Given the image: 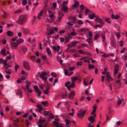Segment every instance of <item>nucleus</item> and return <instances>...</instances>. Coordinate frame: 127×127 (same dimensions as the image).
I'll list each match as a JSON object with an SVG mask.
<instances>
[{"label": "nucleus", "mask_w": 127, "mask_h": 127, "mask_svg": "<svg viewBox=\"0 0 127 127\" xmlns=\"http://www.w3.org/2000/svg\"><path fill=\"white\" fill-rule=\"evenodd\" d=\"M26 20V17L24 15H22L18 18L17 23L18 24L22 25L25 22Z\"/></svg>", "instance_id": "obj_1"}, {"label": "nucleus", "mask_w": 127, "mask_h": 127, "mask_svg": "<svg viewBox=\"0 0 127 127\" xmlns=\"http://www.w3.org/2000/svg\"><path fill=\"white\" fill-rule=\"evenodd\" d=\"M87 111L86 110H83V111H82V110H79L78 112L77 113L78 116L79 118H81V117L83 118Z\"/></svg>", "instance_id": "obj_2"}, {"label": "nucleus", "mask_w": 127, "mask_h": 127, "mask_svg": "<svg viewBox=\"0 0 127 127\" xmlns=\"http://www.w3.org/2000/svg\"><path fill=\"white\" fill-rule=\"evenodd\" d=\"M89 30V29L88 28H84L77 30V31L79 32H84L83 33H81L80 34V35H83L85 33V32L88 31Z\"/></svg>", "instance_id": "obj_3"}, {"label": "nucleus", "mask_w": 127, "mask_h": 127, "mask_svg": "<svg viewBox=\"0 0 127 127\" xmlns=\"http://www.w3.org/2000/svg\"><path fill=\"white\" fill-rule=\"evenodd\" d=\"M10 44L12 49H15L17 48V46L19 45L17 42H15L14 41H11L10 42Z\"/></svg>", "instance_id": "obj_4"}, {"label": "nucleus", "mask_w": 127, "mask_h": 127, "mask_svg": "<svg viewBox=\"0 0 127 127\" xmlns=\"http://www.w3.org/2000/svg\"><path fill=\"white\" fill-rule=\"evenodd\" d=\"M23 65L24 67L26 69L29 70L30 69L29 63L28 62L24 61L23 63Z\"/></svg>", "instance_id": "obj_5"}, {"label": "nucleus", "mask_w": 127, "mask_h": 127, "mask_svg": "<svg viewBox=\"0 0 127 127\" xmlns=\"http://www.w3.org/2000/svg\"><path fill=\"white\" fill-rule=\"evenodd\" d=\"M110 45L111 46L115 48L116 47V43L114 37L112 38L111 40Z\"/></svg>", "instance_id": "obj_6"}, {"label": "nucleus", "mask_w": 127, "mask_h": 127, "mask_svg": "<svg viewBox=\"0 0 127 127\" xmlns=\"http://www.w3.org/2000/svg\"><path fill=\"white\" fill-rule=\"evenodd\" d=\"M75 94V92L74 91H71L70 93H69L68 95V97L69 98L70 100H73Z\"/></svg>", "instance_id": "obj_7"}, {"label": "nucleus", "mask_w": 127, "mask_h": 127, "mask_svg": "<svg viewBox=\"0 0 127 127\" xmlns=\"http://www.w3.org/2000/svg\"><path fill=\"white\" fill-rule=\"evenodd\" d=\"M95 21L97 22L98 23H100L101 24L103 25L104 24V23L103 21V20L100 18L98 17H96V19Z\"/></svg>", "instance_id": "obj_8"}, {"label": "nucleus", "mask_w": 127, "mask_h": 127, "mask_svg": "<svg viewBox=\"0 0 127 127\" xmlns=\"http://www.w3.org/2000/svg\"><path fill=\"white\" fill-rule=\"evenodd\" d=\"M61 9L65 13L67 12L68 11V8L66 6H62Z\"/></svg>", "instance_id": "obj_9"}, {"label": "nucleus", "mask_w": 127, "mask_h": 127, "mask_svg": "<svg viewBox=\"0 0 127 127\" xmlns=\"http://www.w3.org/2000/svg\"><path fill=\"white\" fill-rule=\"evenodd\" d=\"M64 15V14L63 12H60L59 13V16L57 18L58 21H60Z\"/></svg>", "instance_id": "obj_10"}, {"label": "nucleus", "mask_w": 127, "mask_h": 127, "mask_svg": "<svg viewBox=\"0 0 127 127\" xmlns=\"http://www.w3.org/2000/svg\"><path fill=\"white\" fill-rule=\"evenodd\" d=\"M78 42L77 41H76L74 42H72L71 44H68L67 45V46H69V47H72L76 45V44Z\"/></svg>", "instance_id": "obj_11"}, {"label": "nucleus", "mask_w": 127, "mask_h": 127, "mask_svg": "<svg viewBox=\"0 0 127 127\" xmlns=\"http://www.w3.org/2000/svg\"><path fill=\"white\" fill-rule=\"evenodd\" d=\"M111 17L113 19H117L120 18L119 16L118 15H116L115 16L114 14H112L111 15Z\"/></svg>", "instance_id": "obj_12"}, {"label": "nucleus", "mask_w": 127, "mask_h": 127, "mask_svg": "<svg viewBox=\"0 0 127 127\" xmlns=\"http://www.w3.org/2000/svg\"><path fill=\"white\" fill-rule=\"evenodd\" d=\"M88 120L90 121H91V124L94 122L95 120V119L93 116H91L88 118Z\"/></svg>", "instance_id": "obj_13"}, {"label": "nucleus", "mask_w": 127, "mask_h": 127, "mask_svg": "<svg viewBox=\"0 0 127 127\" xmlns=\"http://www.w3.org/2000/svg\"><path fill=\"white\" fill-rule=\"evenodd\" d=\"M109 74V73H108L106 74V80L108 82H109L110 81V78H111V77L110 76V75Z\"/></svg>", "instance_id": "obj_14"}, {"label": "nucleus", "mask_w": 127, "mask_h": 127, "mask_svg": "<svg viewBox=\"0 0 127 127\" xmlns=\"http://www.w3.org/2000/svg\"><path fill=\"white\" fill-rule=\"evenodd\" d=\"M7 34L8 36H12L13 35V33L10 31H9L7 32Z\"/></svg>", "instance_id": "obj_15"}, {"label": "nucleus", "mask_w": 127, "mask_h": 127, "mask_svg": "<svg viewBox=\"0 0 127 127\" xmlns=\"http://www.w3.org/2000/svg\"><path fill=\"white\" fill-rule=\"evenodd\" d=\"M16 94L17 95H20L21 96H22V94L21 90L19 89L16 92Z\"/></svg>", "instance_id": "obj_16"}, {"label": "nucleus", "mask_w": 127, "mask_h": 127, "mask_svg": "<svg viewBox=\"0 0 127 127\" xmlns=\"http://www.w3.org/2000/svg\"><path fill=\"white\" fill-rule=\"evenodd\" d=\"M22 29L24 33L25 34H28L29 32V30L27 29L23 28Z\"/></svg>", "instance_id": "obj_17"}, {"label": "nucleus", "mask_w": 127, "mask_h": 127, "mask_svg": "<svg viewBox=\"0 0 127 127\" xmlns=\"http://www.w3.org/2000/svg\"><path fill=\"white\" fill-rule=\"evenodd\" d=\"M23 40L22 38H20L18 39L17 40V41H16L18 45L23 42Z\"/></svg>", "instance_id": "obj_18"}, {"label": "nucleus", "mask_w": 127, "mask_h": 127, "mask_svg": "<svg viewBox=\"0 0 127 127\" xmlns=\"http://www.w3.org/2000/svg\"><path fill=\"white\" fill-rule=\"evenodd\" d=\"M22 49L24 54L26 53L27 51V47H23Z\"/></svg>", "instance_id": "obj_19"}, {"label": "nucleus", "mask_w": 127, "mask_h": 127, "mask_svg": "<svg viewBox=\"0 0 127 127\" xmlns=\"http://www.w3.org/2000/svg\"><path fill=\"white\" fill-rule=\"evenodd\" d=\"M5 49H2L1 50V53L4 56H5L6 55V53L5 52Z\"/></svg>", "instance_id": "obj_20"}, {"label": "nucleus", "mask_w": 127, "mask_h": 127, "mask_svg": "<svg viewBox=\"0 0 127 127\" xmlns=\"http://www.w3.org/2000/svg\"><path fill=\"white\" fill-rule=\"evenodd\" d=\"M79 1H76L75 2L74 4L73 5V7H78L79 6Z\"/></svg>", "instance_id": "obj_21"}, {"label": "nucleus", "mask_w": 127, "mask_h": 127, "mask_svg": "<svg viewBox=\"0 0 127 127\" xmlns=\"http://www.w3.org/2000/svg\"><path fill=\"white\" fill-rule=\"evenodd\" d=\"M95 105H94L93 107V108H94V109L92 111V112L91 113V114L92 115H93L96 112V109L97 106H95Z\"/></svg>", "instance_id": "obj_22"}, {"label": "nucleus", "mask_w": 127, "mask_h": 127, "mask_svg": "<svg viewBox=\"0 0 127 127\" xmlns=\"http://www.w3.org/2000/svg\"><path fill=\"white\" fill-rule=\"evenodd\" d=\"M53 123L56 127H59V123L57 122L56 121H54Z\"/></svg>", "instance_id": "obj_23"}, {"label": "nucleus", "mask_w": 127, "mask_h": 127, "mask_svg": "<svg viewBox=\"0 0 127 127\" xmlns=\"http://www.w3.org/2000/svg\"><path fill=\"white\" fill-rule=\"evenodd\" d=\"M45 86L47 89L48 88L49 89L50 86L49 85L47 81H45Z\"/></svg>", "instance_id": "obj_24"}, {"label": "nucleus", "mask_w": 127, "mask_h": 127, "mask_svg": "<svg viewBox=\"0 0 127 127\" xmlns=\"http://www.w3.org/2000/svg\"><path fill=\"white\" fill-rule=\"evenodd\" d=\"M75 85V82H72L71 83V84L70 85H69V86L70 87H71L72 88H73L74 87Z\"/></svg>", "instance_id": "obj_25"}, {"label": "nucleus", "mask_w": 127, "mask_h": 127, "mask_svg": "<svg viewBox=\"0 0 127 127\" xmlns=\"http://www.w3.org/2000/svg\"><path fill=\"white\" fill-rule=\"evenodd\" d=\"M67 91H65V94H63L62 95V97L63 98H65L67 96Z\"/></svg>", "instance_id": "obj_26"}, {"label": "nucleus", "mask_w": 127, "mask_h": 127, "mask_svg": "<svg viewBox=\"0 0 127 127\" xmlns=\"http://www.w3.org/2000/svg\"><path fill=\"white\" fill-rule=\"evenodd\" d=\"M43 11L41 10L40 12L39 13L37 16V18L39 19H40V16H41L43 13Z\"/></svg>", "instance_id": "obj_27"}, {"label": "nucleus", "mask_w": 127, "mask_h": 127, "mask_svg": "<svg viewBox=\"0 0 127 127\" xmlns=\"http://www.w3.org/2000/svg\"><path fill=\"white\" fill-rule=\"evenodd\" d=\"M46 120L45 119H44V120L40 119L39 120V123H42L45 122Z\"/></svg>", "instance_id": "obj_28"}, {"label": "nucleus", "mask_w": 127, "mask_h": 127, "mask_svg": "<svg viewBox=\"0 0 127 127\" xmlns=\"http://www.w3.org/2000/svg\"><path fill=\"white\" fill-rule=\"evenodd\" d=\"M30 58L33 61H35L36 57L35 56H31L30 57Z\"/></svg>", "instance_id": "obj_29"}, {"label": "nucleus", "mask_w": 127, "mask_h": 127, "mask_svg": "<svg viewBox=\"0 0 127 127\" xmlns=\"http://www.w3.org/2000/svg\"><path fill=\"white\" fill-rule=\"evenodd\" d=\"M95 68V66L94 65H91L90 64H89V69L90 70L91 69H94Z\"/></svg>", "instance_id": "obj_30"}, {"label": "nucleus", "mask_w": 127, "mask_h": 127, "mask_svg": "<svg viewBox=\"0 0 127 127\" xmlns=\"http://www.w3.org/2000/svg\"><path fill=\"white\" fill-rule=\"evenodd\" d=\"M47 75V73L46 72H43L41 74L40 76V77H44V76H46Z\"/></svg>", "instance_id": "obj_31"}, {"label": "nucleus", "mask_w": 127, "mask_h": 127, "mask_svg": "<svg viewBox=\"0 0 127 127\" xmlns=\"http://www.w3.org/2000/svg\"><path fill=\"white\" fill-rule=\"evenodd\" d=\"M78 79L77 77H72L71 78V80L72 82L74 81H75L78 80Z\"/></svg>", "instance_id": "obj_32"}, {"label": "nucleus", "mask_w": 127, "mask_h": 127, "mask_svg": "<svg viewBox=\"0 0 127 127\" xmlns=\"http://www.w3.org/2000/svg\"><path fill=\"white\" fill-rule=\"evenodd\" d=\"M88 42L89 45L91 46H92L93 45V41L92 40H89L88 41H86Z\"/></svg>", "instance_id": "obj_33"}, {"label": "nucleus", "mask_w": 127, "mask_h": 127, "mask_svg": "<svg viewBox=\"0 0 127 127\" xmlns=\"http://www.w3.org/2000/svg\"><path fill=\"white\" fill-rule=\"evenodd\" d=\"M89 17L91 19H93L94 17H95V14H94L93 15H90L89 16Z\"/></svg>", "instance_id": "obj_34"}, {"label": "nucleus", "mask_w": 127, "mask_h": 127, "mask_svg": "<svg viewBox=\"0 0 127 127\" xmlns=\"http://www.w3.org/2000/svg\"><path fill=\"white\" fill-rule=\"evenodd\" d=\"M41 103L44 105H47H47H48V103L47 101H42L41 102Z\"/></svg>", "instance_id": "obj_35"}, {"label": "nucleus", "mask_w": 127, "mask_h": 127, "mask_svg": "<svg viewBox=\"0 0 127 127\" xmlns=\"http://www.w3.org/2000/svg\"><path fill=\"white\" fill-rule=\"evenodd\" d=\"M54 33V31L53 29H51L50 30V32L47 33L48 35H50L51 34Z\"/></svg>", "instance_id": "obj_36"}, {"label": "nucleus", "mask_w": 127, "mask_h": 127, "mask_svg": "<svg viewBox=\"0 0 127 127\" xmlns=\"http://www.w3.org/2000/svg\"><path fill=\"white\" fill-rule=\"evenodd\" d=\"M22 11V10L20 9H18L17 10L15 11L14 13L16 14L19 13H21Z\"/></svg>", "instance_id": "obj_37"}, {"label": "nucleus", "mask_w": 127, "mask_h": 127, "mask_svg": "<svg viewBox=\"0 0 127 127\" xmlns=\"http://www.w3.org/2000/svg\"><path fill=\"white\" fill-rule=\"evenodd\" d=\"M103 25H95V28H96L97 27H98L100 28H101L103 26Z\"/></svg>", "instance_id": "obj_38"}, {"label": "nucleus", "mask_w": 127, "mask_h": 127, "mask_svg": "<svg viewBox=\"0 0 127 127\" xmlns=\"http://www.w3.org/2000/svg\"><path fill=\"white\" fill-rule=\"evenodd\" d=\"M66 122V125H69L70 123V121L67 119H66L65 120Z\"/></svg>", "instance_id": "obj_39"}, {"label": "nucleus", "mask_w": 127, "mask_h": 127, "mask_svg": "<svg viewBox=\"0 0 127 127\" xmlns=\"http://www.w3.org/2000/svg\"><path fill=\"white\" fill-rule=\"evenodd\" d=\"M36 106L39 109V110H42V108L41 105H36Z\"/></svg>", "instance_id": "obj_40"}, {"label": "nucleus", "mask_w": 127, "mask_h": 127, "mask_svg": "<svg viewBox=\"0 0 127 127\" xmlns=\"http://www.w3.org/2000/svg\"><path fill=\"white\" fill-rule=\"evenodd\" d=\"M69 38L67 36L65 37V43H67L68 42L69 40Z\"/></svg>", "instance_id": "obj_41"}, {"label": "nucleus", "mask_w": 127, "mask_h": 127, "mask_svg": "<svg viewBox=\"0 0 127 127\" xmlns=\"http://www.w3.org/2000/svg\"><path fill=\"white\" fill-rule=\"evenodd\" d=\"M119 65L117 64H116L114 66V70L116 69L117 70H119Z\"/></svg>", "instance_id": "obj_42"}, {"label": "nucleus", "mask_w": 127, "mask_h": 127, "mask_svg": "<svg viewBox=\"0 0 127 127\" xmlns=\"http://www.w3.org/2000/svg\"><path fill=\"white\" fill-rule=\"evenodd\" d=\"M27 3V1L26 0H23L22 1V4L24 5H25Z\"/></svg>", "instance_id": "obj_43"}, {"label": "nucleus", "mask_w": 127, "mask_h": 127, "mask_svg": "<svg viewBox=\"0 0 127 127\" xmlns=\"http://www.w3.org/2000/svg\"><path fill=\"white\" fill-rule=\"evenodd\" d=\"M110 18H107L105 19V20L108 23H111V21L110 20Z\"/></svg>", "instance_id": "obj_44"}, {"label": "nucleus", "mask_w": 127, "mask_h": 127, "mask_svg": "<svg viewBox=\"0 0 127 127\" xmlns=\"http://www.w3.org/2000/svg\"><path fill=\"white\" fill-rule=\"evenodd\" d=\"M61 102L59 103L56 106H55V107L56 108H61V107L59 106V105L61 104Z\"/></svg>", "instance_id": "obj_45"}, {"label": "nucleus", "mask_w": 127, "mask_h": 127, "mask_svg": "<svg viewBox=\"0 0 127 127\" xmlns=\"http://www.w3.org/2000/svg\"><path fill=\"white\" fill-rule=\"evenodd\" d=\"M46 51L48 55H50L51 53V51L49 48H47L46 49Z\"/></svg>", "instance_id": "obj_46"}, {"label": "nucleus", "mask_w": 127, "mask_h": 127, "mask_svg": "<svg viewBox=\"0 0 127 127\" xmlns=\"http://www.w3.org/2000/svg\"><path fill=\"white\" fill-rule=\"evenodd\" d=\"M51 75L53 77H57V75L54 72H52L51 73Z\"/></svg>", "instance_id": "obj_47"}, {"label": "nucleus", "mask_w": 127, "mask_h": 127, "mask_svg": "<svg viewBox=\"0 0 127 127\" xmlns=\"http://www.w3.org/2000/svg\"><path fill=\"white\" fill-rule=\"evenodd\" d=\"M70 34H71L72 36H74L76 34V33L74 32H72L70 33Z\"/></svg>", "instance_id": "obj_48"}, {"label": "nucleus", "mask_w": 127, "mask_h": 127, "mask_svg": "<svg viewBox=\"0 0 127 127\" xmlns=\"http://www.w3.org/2000/svg\"><path fill=\"white\" fill-rule=\"evenodd\" d=\"M49 89L48 88H46V90L44 91L45 94H48V93L49 92Z\"/></svg>", "instance_id": "obj_49"}, {"label": "nucleus", "mask_w": 127, "mask_h": 127, "mask_svg": "<svg viewBox=\"0 0 127 127\" xmlns=\"http://www.w3.org/2000/svg\"><path fill=\"white\" fill-rule=\"evenodd\" d=\"M99 37V35L98 34H96L94 37V39L96 40Z\"/></svg>", "instance_id": "obj_50"}, {"label": "nucleus", "mask_w": 127, "mask_h": 127, "mask_svg": "<svg viewBox=\"0 0 127 127\" xmlns=\"http://www.w3.org/2000/svg\"><path fill=\"white\" fill-rule=\"evenodd\" d=\"M68 0L65 1L62 4V6H65V4L68 3Z\"/></svg>", "instance_id": "obj_51"}, {"label": "nucleus", "mask_w": 127, "mask_h": 127, "mask_svg": "<svg viewBox=\"0 0 127 127\" xmlns=\"http://www.w3.org/2000/svg\"><path fill=\"white\" fill-rule=\"evenodd\" d=\"M109 56V54H106L105 53H104L103 55H102V56L104 57H108Z\"/></svg>", "instance_id": "obj_52"}, {"label": "nucleus", "mask_w": 127, "mask_h": 127, "mask_svg": "<svg viewBox=\"0 0 127 127\" xmlns=\"http://www.w3.org/2000/svg\"><path fill=\"white\" fill-rule=\"evenodd\" d=\"M7 15L6 13L5 12V11H4L3 14L2 15V17L4 18H5L7 16Z\"/></svg>", "instance_id": "obj_53"}, {"label": "nucleus", "mask_w": 127, "mask_h": 127, "mask_svg": "<svg viewBox=\"0 0 127 127\" xmlns=\"http://www.w3.org/2000/svg\"><path fill=\"white\" fill-rule=\"evenodd\" d=\"M12 58L11 56V55H10L9 56L6 57V59L7 60H9L11 59Z\"/></svg>", "instance_id": "obj_54"}, {"label": "nucleus", "mask_w": 127, "mask_h": 127, "mask_svg": "<svg viewBox=\"0 0 127 127\" xmlns=\"http://www.w3.org/2000/svg\"><path fill=\"white\" fill-rule=\"evenodd\" d=\"M4 67L6 69H8L9 68L11 67V66L7 64L6 65H5V66Z\"/></svg>", "instance_id": "obj_55"}, {"label": "nucleus", "mask_w": 127, "mask_h": 127, "mask_svg": "<svg viewBox=\"0 0 127 127\" xmlns=\"http://www.w3.org/2000/svg\"><path fill=\"white\" fill-rule=\"evenodd\" d=\"M28 115V113H25L23 115V117L24 118H27Z\"/></svg>", "instance_id": "obj_56"}, {"label": "nucleus", "mask_w": 127, "mask_h": 127, "mask_svg": "<svg viewBox=\"0 0 127 127\" xmlns=\"http://www.w3.org/2000/svg\"><path fill=\"white\" fill-rule=\"evenodd\" d=\"M25 83H27V85H28L30 86L31 84V82L30 81L27 80L26 82Z\"/></svg>", "instance_id": "obj_57"}, {"label": "nucleus", "mask_w": 127, "mask_h": 127, "mask_svg": "<svg viewBox=\"0 0 127 127\" xmlns=\"http://www.w3.org/2000/svg\"><path fill=\"white\" fill-rule=\"evenodd\" d=\"M48 116L49 118H51L52 119H53L54 118V116L52 114H50L48 115Z\"/></svg>", "instance_id": "obj_58"}, {"label": "nucleus", "mask_w": 127, "mask_h": 127, "mask_svg": "<svg viewBox=\"0 0 127 127\" xmlns=\"http://www.w3.org/2000/svg\"><path fill=\"white\" fill-rule=\"evenodd\" d=\"M83 83L84 85L86 86L88 85V84L86 81V80L84 79H83Z\"/></svg>", "instance_id": "obj_59"}, {"label": "nucleus", "mask_w": 127, "mask_h": 127, "mask_svg": "<svg viewBox=\"0 0 127 127\" xmlns=\"http://www.w3.org/2000/svg\"><path fill=\"white\" fill-rule=\"evenodd\" d=\"M7 61V60H4V61L3 62V64L4 65H6L7 64L6 63Z\"/></svg>", "instance_id": "obj_60"}, {"label": "nucleus", "mask_w": 127, "mask_h": 127, "mask_svg": "<svg viewBox=\"0 0 127 127\" xmlns=\"http://www.w3.org/2000/svg\"><path fill=\"white\" fill-rule=\"evenodd\" d=\"M70 83V82H67L65 84V87H67L68 86V85Z\"/></svg>", "instance_id": "obj_61"}, {"label": "nucleus", "mask_w": 127, "mask_h": 127, "mask_svg": "<svg viewBox=\"0 0 127 127\" xmlns=\"http://www.w3.org/2000/svg\"><path fill=\"white\" fill-rule=\"evenodd\" d=\"M36 17L35 16H34L33 17V19L32 22V24H33L34 22L35 21V20L36 19Z\"/></svg>", "instance_id": "obj_62"}, {"label": "nucleus", "mask_w": 127, "mask_h": 127, "mask_svg": "<svg viewBox=\"0 0 127 127\" xmlns=\"http://www.w3.org/2000/svg\"><path fill=\"white\" fill-rule=\"evenodd\" d=\"M26 125L27 126H28L29 125V122L28 120L27 119H26Z\"/></svg>", "instance_id": "obj_63"}, {"label": "nucleus", "mask_w": 127, "mask_h": 127, "mask_svg": "<svg viewBox=\"0 0 127 127\" xmlns=\"http://www.w3.org/2000/svg\"><path fill=\"white\" fill-rule=\"evenodd\" d=\"M64 70L65 71V73H64L65 75H67L68 74V71H66V69H64Z\"/></svg>", "instance_id": "obj_64"}]
</instances>
